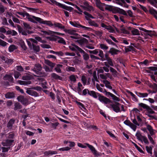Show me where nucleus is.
<instances>
[{"label":"nucleus","instance_id":"f257e3e1","mask_svg":"<svg viewBox=\"0 0 157 157\" xmlns=\"http://www.w3.org/2000/svg\"><path fill=\"white\" fill-rule=\"evenodd\" d=\"M105 10L109 11L111 12L114 14L119 13L125 16H127V14L124 10L120 8L115 7L112 5H109V6H108V7H105Z\"/></svg>","mask_w":157,"mask_h":157},{"label":"nucleus","instance_id":"f03ea898","mask_svg":"<svg viewBox=\"0 0 157 157\" xmlns=\"http://www.w3.org/2000/svg\"><path fill=\"white\" fill-rule=\"evenodd\" d=\"M69 48L72 51L79 52L81 53H83V58L85 60H88L89 58V55L82 50L81 48L74 44H72L71 45L69 46Z\"/></svg>","mask_w":157,"mask_h":157},{"label":"nucleus","instance_id":"7ed1b4c3","mask_svg":"<svg viewBox=\"0 0 157 157\" xmlns=\"http://www.w3.org/2000/svg\"><path fill=\"white\" fill-rule=\"evenodd\" d=\"M70 24L73 26L79 28H82L85 31H93L94 30L93 29L90 28L86 27V26H83L79 24L77 21H70Z\"/></svg>","mask_w":157,"mask_h":157},{"label":"nucleus","instance_id":"20e7f679","mask_svg":"<svg viewBox=\"0 0 157 157\" xmlns=\"http://www.w3.org/2000/svg\"><path fill=\"white\" fill-rule=\"evenodd\" d=\"M132 122L135 124L134 125L129 120H126L124 121V123L126 125L129 126L134 131H135L136 128V125L139 126L140 124L138 123L136 119L132 120Z\"/></svg>","mask_w":157,"mask_h":157},{"label":"nucleus","instance_id":"39448f33","mask_svg":"<svg viewBox=\"0 0 157 157\" xmlns=\"http://www.w3.org/2000/svg\"><path fill=\"white\" fill-rule=\"evenodd\" d=\"M33 17L36 21L40 23L45 24L50 27L53 26V24L52 23L51 21H44L43 19L40 18L35 16H33Z\"/></svg>","mask_w":157,"mask_h":157},{"label":"nucleus","instance_id":"423d86ee","mask_svg":"<svg viewBox=\"0 0 157 157\" xmlns=\"http://www.w3.org/2000/svg\"><path fill=\"white\" fill-rule=\"evenodd\" d=\"M121 105V104L117 102H115L114 104H110L109 106L107 105L106 106L109 108H112L114 112L118 113L120 112V107Z\"/></svg>","mask_w":157,"mask_h":157},{"label":"nucleus","instance_id":"0eeeda50","mask_svg":"<svg viewBox=\"0 0 157 157\" xmlns=\"http://www.w3.org/2000/svg\"><path fill=\"white\" fill-rule=\"evenodd\" d=\"M98 96L99 100L101 102L106 105V106L107 105L108 106V104L110 103H112V101L109 99L100 95V94H98Z\"/></svg>","mask_w":157,"mask_h":157},{"label":"nucleus","instance_id":"6e6552de","mask_svg":"<svg viewBox=\"0 0 157 157\" xmlns=\"http://www.w3.org/2000/svg\"><path fill=\"white\" fill-rule=\"evenodd\" d=\"M17 100L23 105H26L28 104V101L27 99L22 95L18 96L17 98Z\"/></svg>","mask_w":157,"mask_h":157},{"label":"nucleus","instance_id":"1a4fd4ad","mask_svg":"<svg viewBox=\"0 0 157 157\" xmlns=\"http://www.w3.org/2000/svg\"><path fill=\"white\" fill-rule=\"evenodd\" d=\"M32 89H33L31 88V87L27 88L26 91V93L32 96L35 97L39 96L37 92L34 91Z\"/></svg>","mask_w":157,"mask_h":157},{"label":"nucleus","instance_id":"9d476101","mask_svg":"<svg viewBox=\"0 0 157 157\" xmlns=\"http://www.w3.org/2000/svg\"><path fill=\"white\" fill-rule=\"evenodd\" d=\"M97 6L102 11H104V7H108L109 5L106 4L104 3H101L100 1L97 2L96 3Z\"/></svg>","mask_w":157,"mask_h":157},{"label":"nucleus","instance_id":"9b49d317","mask_svg":"<svg viewBox=\"0 0 157 157\" xmlns=\"http://www.w3.org/2000/svg\"><path fill=\"white\" fill-rule=\"evenodd\" d=\"M51 2L53 4H55L57 6L64 10H66L68 7V6L58 2L55 0H51Z\"/></svg>","mask_w":157,"mask_h":157},{"label":"nucleus","instance_id":"f8f14e48","mask_svg":"<svg viewBox=\"0 0 157 157\" xmlns=\"http://www.w3.org/2000/svg\"><path fill=\"white\" fill-rule=\"evenodd\" d=\"M15 120L13 118H12L10 120L7 124V127L9 129H11L13 127H14L13 126V125L15 123Z\"/></svg>","mask_w":157,"mask_h":157},{"label":"nucleus","instance_id":"ddd939ff","mask_svg":"<svg viewBox=\"0 0 157 157\" xmlns=\"http://www.w3.org/2000/svg\"><path fill=\"white\" fill-rule=\"evenodd\" d=\"M128 30L131 31L132 35H139L140 34L139 31L137 29H135L131 27H128Z\"/></svg>","mask_w":157,"mask_h":157},{"label":"nucleus","instance_id":"4468645a","mask_svg":"<svg viewBox=\"0 0 157 157\" xmlns=\"http://www.w3.org/2000/svg\"><path fill=\"white\" fill-rule=\"evenodd\" d=\"M33 71L35 73L34 75L37 77H42L44 75V73L41 71V69H32Z\"/></svg>","mask_w":157,"mask_h":157},{"label":"nucleus","instance_id":"2eb2a0df","mask_svg":"<svg viewBox=\"0 0 157 157\" xmlns=\"http://www.w3.org/2000/svg\"><path fill=\"white\" fill-rule=\"evenodd\" d=\"M140 29L147 33L145 34V36H149L151 37H152L153 35L151 33L152 31L151 30H147L143 28H140Z\"/></svg>","mask_w":157,"mask_h":157},{"label":"nucleus","instance_id":"dca6fc26","mask_svg":"<svg viewBox=\"0 0 157 157\" xmlns=\"http://www.w3.org/2000/svg\"><path fill=\"white\" fill-rule=\"evenodd\" d=\"M15 97V94L13 92H8L5 94V97L7 98H14Z\"/></svg>","mask_w":157,"mask_h":157},{"label":"nucleus","instance_id":"f3484780","mask_svg":"<svg viewBox=\"0 0 157 157\" xmlns=\"http://www.w3.org/2000/svg\"><path fill=\"white\" fill-rule=\"evenodd\" d=\"M120 52V51L117 49L114 48H110L109 51L108 52L111 54L112 55H117V53Z\"/></svg>","mask_w":157,"mask_h":157},{"label":"nucleus","instance_id":"a211bd4d","mask_svg":"<svg viewBox=\"0 0 157 157\" xmlns=\"http://www.w3.org/2000/svg\"><path fill=\"white\" fill-rule=\"evenodd\" d=\"M59 124V123L58 122H56L54 123H52L51 122H49L48 124L49 127L53 129H56V127Z\"/></svg>","mask_w":157,"mask_h":157},{"label":"nucleus","instance_id":"6ab92c4d","mask_svg":"<svg viewBox=\"0 0 157 157\" xmlns=\"http://www.w3.org/2000/svg\"><path fill=\"white\" fill-rule=\"evenodd\" d=\"M86 18L87 20H88L89 24L91 26H94L95 27H98V25L94 21H92L91 19L87 18L86 17Z\"/></svg>","mask_w":157,"mask_h":157},{"label":"nucleus","instance_id":"aec40b11","mask_svg":"<svg viewBox=\"0 0 157 157\" xmlns=\"http://www.w3.org/2000/svg\"><path fill=\"white\" fill-rule=\"evenodd\" d=\"M88 94L96 98L98 97V94H100L97 93L94 91H88Z\"/></svg>","mask_w":157,"mask_h":157},{"label":"nucleus","instance_id":"412c9836","mask_svg":"<svg viewBox=\"0 0 157 157\" xmlns=\"http://www.w3.org/2000/svg\"><path fill=\"white\" fill-rule=\"evenodd\" d=\"M107 62H105V65L107 67H109L110 66H113V61L109 57H108V59L106 60Z\"/></svg>","mask_w":157,"mask_h":157},{"label":"nucleus","instance_id":"4be33fe9","mask_svg":"<svg viewBox=\"0 0 157 157\" xmlns=\"http://www.w3.org/2000/svg\"><path fill=\"white\" fill-rule=\"evenodd\" d=\"M63 31L66 33H67L70 35H77V33H75L76 31L74 30L70 29H64Z\"/></svg>","mask_w":157,"mask_h":157},{"label":"nucleus","instance_id":"5701e85b","mask_svg":"<svg viewBox=\"0 0 157 157\" xmlns=\"http://www.w3.org/2000/svg\"><path fill=\"white\" fill-rule=\"evenodd\" d=\"M44 63L50 66L52 68L54 67L56 65L55 63H52L48 59H45L44 60Z\"/></svg>","mask_w":157,"mask_h":157},{"label":"nucleus","instance_id":"b1692460","mask_svg":"<svg viewBox=\"0 0 157 157\" xmlns=\"http://www.w3.org/2000/svg\"><path fill=\"white\" fill-rule=\"evenodd\" d=\"M5 80H8L12 83H13V78L10 75H6L4 77Z\"/></svg>","mask_w":157,"mask_h":157},{"label":"nucleus","instance_id":"393cba45","mask_svg":"<svg viewBox=\"0 0 157 157\" xmlns=\"http://www.w3.org/2000/svg\"><path fill=\"white\" fill-rule=\"evenodd\" d=\"M102 82L105 84L106 87L111 90L112 89V87L110 86V83L109 81L106 80H103Z\"/></svg>","mask_w":157,"mask_h":157},{"label":"nucleus","instance_id":"a878e982","mask_svg":"<svg viewBox=\"0 0 157 157\" xmlns=\"http://www.w3.org/2000/svg\"><path fill=\"white\" fill-rule=\"evenodd\" d=\"M55 37H56V38H58V39H59V40H58V43H61L64 45L66 44V42L63 38L58 36H56Z\"/></svg>","mask_w":157,"mask_h":157},{"label":"nucleus","instance_id":"bb28decb","mask_svg":"<svg viewBox=\"0 0 157 157\" xmlns=\"http://www.w3.org/2000/svg\"><path fill=\"white\" fill-rule=\"evenodd\" d=\"M18 83L20 85H24L30 84L31 83V82L29 81H23L21 80H18Z\"/></svg>","mask_w":157,"mask_h":157},{"label":"nucleus","instance_id":"cd10ccee","mask_svg":"<svg viewBox=\"0 0 157 157\" xmlns=\"http://www.w3.org/2000/svg\"><path fill=\"white\" fill-rule=\"evenodd\" d=\"M57 153V152L56 151H52L51 150L46 151L44 152V154L46 155H53L56 154Z\"/></svg>","mask_w":157,"mask_h":157},{"label":"nucleus","instance_id":"c85d7f7f","mask_svg":"<svg viewBox=\"0 0 157 157\" xmlns=\"http://www.w3.org/2000/svg\"><path fill=\"white\" fill-rule=\"evenodd\" d=\"M56 27H58L61 29H64L65 26L63 25L62 24L59 23L55 22L53 24V26Z\"/></svg>","mask_w":157,"mask_h":157},{"label":"nucleus","instance_id":"c756f323","mask_svg":"<svg viewBox=\"0 0 157 157\" xmlns=\"http://www.w3.org/2000/svg\"><path fill=\"white\" fill-rule=\"evenodd\" d=\"M85 144L90 149L94 154H96V151L93 146L87 143H86Z\"/></svg>","mask_w":157,"mask_h":157},{"label":"nucleus","instance_id":"7c9ffc66","mask_svg":"<svg viewBox=\"0 0 157 157\" xmlns=\"http://www.w3.org/2000/svg\"><path fill=\"white\" fill-rule=\"evenodd\" d=\"M51 77L53 78L56 80H62V78L61 77L54 73H52L51 74Z\"/></svg>","mask_w":157,"mask_h":157},{"label":"nucleus","instance_id":"2f4dec72","mask_svg":"<svg viewBox=\"0 0 157 157\" xmlns=\"http://www.w3.org/2000/svg\"><path fill=\"white\" fill-rule=\"evenodd\" d=\"M32 48L35 52H39L40 50V48L39 45H36L32 44Z\"/></svg>","mask_w":157,"mask_h":157},{"label":"nucleus","instance_id":"473e14b6","mask_svg":"<svg viewBox=\"0 0 157 157\" xmlns=\"http://www.w3.org/2000/svg\"><path fill=\"white\" fill-rule=\"evenodd\" d=\"M14 110H17L21 109L22 107V106L20 103L17 102L14 104Z\"/></svg>","mask_w":157,"mask_h":157},{"label":"nucleus","instance_id":"72a5a7b5","mask_svg":"<svg viewBox=\"0 0 157 157\" xmlns=\"http://www.w3.org/2000/svg\"><path fill=\"white\" fill-rule=\"evenodd\" d=\"M85 51L88 53L90 54H93L94 55H96L99 52V49H95L94 50H90L87 49H85Z\"/></svg>","mask_w":157,"mask_h":157},{"label":"nucleus","instance_id":"f704fd0d","mask_svg":"<svg viewBox=\"0 0 157 157\" xmlns=\"http://www.w3.org/2000/svg\"><path fill=\"white\" fill-rule=\"evenodd\" d=\"M137 95L140 97L144 98L147 97L148 94L147 93H136Z\"/></svg>","mask_w":157,"mask_h":157},{"label":"nucleus","instance_id":"c9c22d12","mask_svg":"<svg viewBox=\"0 0 157 157\" xmlns=\"http://www.w3.org/2000/svg\"><path fill=\"white\" fill-rule=\"evenodd\" d=\"M15 134L13 132H11L8 133L7 134V138L9 139H13Z\"/></svg>","mask_w":157,"mask_h":157},{"label":"nucleus","instance_id":"e433bc0d","mask_svg":"<svg viewBox=\"0 0 157 157\" xmlns=\"http://www.w3.org/2000/svg\"><path fill=\"white\" fill-rule=\"evenodd\" d=\"M16 49V46L14 45H11L8 48L9 51L10 52H11Z\"/></svg>","mask_w":157,"mask_h":157},{"label":"nucleus","instance_id":"4c0bfd02","mask_svg":"<svg viewBox=\"0 0 157 157\" xmlns=\"http://www.w3.org/2000/svg\"><path fill=\"white\" fill-rule=\"evenodd\" d=\"M147 129L149 131L150 134L151 135H152L154 134L153 130L152 127L149 125L147 124Z\"/></svg>","mask_w":157,"mask_h":157},{"label":"nucleus","instance_id":"58836bf2","mask_svg":"<svg viewBox=\"0 0 157 157\" xmlns=\"http://www.w3.org/2000/svg\"><path fill=\"white\" fill-rule=\"evenodd\" d=\"M81 7H82L84 9L86 10L89 11H91L93 9V7L92 6H90L89 5L87 7L84 6H81Z\"/></svg>","mask_w":157,"mask_h":157},{"label":"nucleus","instance_id":"ea45409f","mask_svg":"<svg viewBox=\"0 0 157 157\" xmlns=\"http://www.w3.org/2000/svg\"><path fill=\"white\" fill-rule=\"evenodd\" d=\"M106 29H107L109 33H115V32L114 29L111 25H109L108 26L107 28H106Z\"/></svg>","mask_w":157,"mask_h":157},{"label":"nucleus","instance_id":"a19ab883","mask_svg":"<svg viewBox=\"0 0 157 157\" xmlns=\"http://www.w3.org/2000/svg\"><path fill=\"white\" fill-rule=\"evenodd\" d=\"M149 13L153 16L157 14V11L155 10L153 8L150 9L149 10Z\"/></svg>","mask_w":157,"mask_h":157},{"label":"nucleus","instance_id":"79ce46f5","mask_svg":"<svg viewBox=\"0 0 157 157\" xmlns=\"http://www.w3.org/2000/svg\"><path fill=\"white\" fill-rule=\"evenodd\" d=\"M79 39V44H82L84 43H86L87 41V40L84 38H82Z\"/></svg>","mask_w":157,"mask_h":157},{"label":"nucleus","instance_id":"37998d69","mask_svg":"<svg viewBox=\"0 0 157 157\" xmlns=\"http://www.w3.org/2000/svg\"><path fill=\"white\" fill-rule=\"evenodd\" d=\"M136 136L137 137V139L139 140L142 141L141 140V138H142V136H142L139 131L137 132L136 134Z\"/></svg>","mask_w":157,"mask_h":157},{"label":"nucleus","instance_id":"c03bdc74","mask_svg":"<svg viewBox=\"0 0 157 157\" xmlns=\"http://www.w3.org/2000/svg\"><path fill=\"white\" fill-rule=\"evenodd\" d=\"M139 105L140 107H142L144 109H146L147 110L148 109H149V106L143 103H140L139 104Z\"/></svg>","mask_w":157,"mask_h":157},{"label":"nucleus","instance_id":"a18cd8bd","mask_svg":"<svg viewBox=\"0 0 157 157\" xmlns=\"http://www.w3.org/2000/svg\"><path fill=\"white\" fill-rule=\"evenodd\" d=\"M99 45L100 48L103 50H107L109 48L108 46L104 44H100Z\"/></svg>","mask_w":157,"mask_h":157},{"label":"nucleus","instance_id":"49530a36","mask_svg":"<svg viewBox=\"0 0 157 157\" xmlns=\"http://www.w3.org/2000/svg\"><path fill=\"white\" fill-rule=\"evenodd\" d=\"M23 25L25 28V29H31L32 28V27L30 26V25L24 22Z\"/></svg>","mask_w":157,"mask_h":157},{"label":"nucleus","instance_id":"de8ad7c7","mask_svg":"<svg viewBox=\"0 0 157 157\" xmlns=\"http://www.w3.org/2000/svg\"><path fill=\"white\" fill-rule=\"evenodd\" d=\"M96 87L97 89L100 92L103 93L105 92V89L101 88L98 84H97Z\"/></svg>","mask_w":157,"mask_h":157},{"label":"nucleus","instance_id":"09e8293b","mask_svg":"<svg viewBox=\"0 0 157 157\" xmlns=\"http://www.w3.org/2000/svg\"><path fill=\"white\" fill-rule=\"evenodd\" d=\"M40 46L44 48L48 49L51 48V46L50 45L48 44H42L40 45Z\"/></svg>","mask_w":157,"mask_h":157},{"label":"nucleus","instance_id":"8fccbe9b","mask_svg":"<svg viewBox=\"0 0 157 157\" xmlns=\"http://www.w3.org/2000/svg\"><path fill=\"white\" fill-rule=\"evenodd\" d=\"M33 16H34L31 15V17H28V19L29 20V21H30L31 22H32L33 23H37V22H36V21L35 19L33 17Z\"/></svg>","mask_w":157,"mask_h":157},{"label":"nucleus","instance_id":"3c124183","mask_svg":"<svg viewBox=\"0 0 157 157\" xmlns=\"http://www.w3.org/2000/svg\"><path fill=\"white\" fill-rule=\"evenodd\" d=\"M121 32L123 33L126 34H130V32L126 30L124 28L121 29Z\"/></svg>","mask_w":157,"mask_h":157},{"label":"nucleus","instance_id":"603ef678","mask_svg":"<svg viewBox=\"0 0 157 157\" xmlns=\"http://www.w3.org/2000/svg\"><path fill=\"white\" fill-rule=\"evenodd\" d=\"M20 46L21 48L23 49L24 50H26L27 48L23 41L21 43Z\"/></svg>","mask_w":157,"mask_h":157},{"label":"nucleus","instance_id":"864d4df0","mask_svg":"<svg viewBox=\"0 0 157 157\" xmlns=\"http://www.w3.org/2000/svg\"><path fill=\"white\" fill-rule=\"evenodd\" d=\"M8 44L6 42L0 39V45L2 47H5Z\"/></svg>","mask_w":157,"mask_h":157},{"label":"nucleus","instance_id":"5fc2aeb1","mask_svg":"<svg viewBox=\"0 0 157 157\" xmlns=\"http://www.w3.org/2000/svg\"><path fill=\"white\" fill-rule=\"evenodd\" d=\"M132 144L134 145V146L135 147L137 148V149L141 153H143L144 152L143 150L141 149V148L138 146L135 143L132 142Z\"/></svg>","mask_w":157,"mask_h":157},{"label":"nucleus","instance_id":"6e6d98bb","mask_svg":"<svg viewBox=\"0 0 157 157\" xmlns=\"http://www.w3.org/2000/svg\"><path fill=\"white\" fill-rule=\"evenodd\" d=\"M106 42L109 44H112L113 46H116L117 45L115 43L113 42L110 39H105Z\"/></svg>","mask_w":157,"mask_h":157},{"label":"nucleus","instance_id":"4d7b16f0","mask_svg":"<svg viewBox=\"0 0 157 157\" xmlns=\"http://www.w3.org/2000/svg\"><path fill=\"white\" fill-rule=\"evenodd\" d=\"M6 141L7 143L10 147L12 145V143L14 141V140L12 139L10 140V139L8 138L6 140Z\"/></svg>","mask_w":157,"mask_h":157},{"label":"nucleus","instance_id":"13d9d810","mask_svg":"<svg viewBox=\"0 0 157 157\" xmlns=\"http://www.w3.org/2000/svg\"><path fill=\"white\" fill-rule=\"evenodd\" d=\"M2 24L3 25H9V24L7 22V19L6 17H4L3 19L2 20Z\"/></svg>","mask_w":157,"mask_h":157},{"label":"nucleus","instance_id":"bf43d9fd","mask_svg":"<svg viewBox=\"0 0 157 157\" xmlns=\"http://www.w3.org/2000/svg\"><path fill=\"white\" fill-rule=\"evenodd\" d=\"M74 36H70V37L71 38L75 39H79L80 38V35L77 33V35H73Z\"/></svg>","mask_w":157,"mask_h":157},{"label":"nucleus","instance_id":"052dcab7","mask_svg":"<svg viewBox=\"0 0 157 157\" xmlns=\"http://www.w3.org/2000/svg\"><path fill=\"white\" fill-rule=\"evenodd\" d=\"M146 150L147 151V152L150 154H152V148L151 147H148L147 146L146 147Z\"/></svg>","mask_w":157,"mask_h":157},{"label":"nucleus","instance_id":"680f3d73","mask_svg":"<svg viewBox=\"0 0 157 157\" xmlns=\"http://www.w3.org/2000/svg\"><path fill=\"white\" fill-rule=\"evenodd\" d=\"M129 93H130L132 97V100L135 101H137V99L136 98V96L132 92L129 91Z\"/></svg>","mask_w":157,"mask_h":157},{"label":"nucleus","instance_id":"e2e57ef3","mask_svg":"<svg viewBox=\"0 0 157 157\" xmlns=\"http://www.w3.org/2000/svg\"><path fill=\"white\" fill-rule=\"evenodd\" d=\"M1 149L2 150V152H7L10 149V147H2L1 148Z\"/></svg>","mask_w":157,"mask_h":157},{"label":"nucleus","instance_id":"0e129e2a","mask_svg":"<svg viewBox=\"0 0 157 157\" xmlns=\"http://www.w3.org/2000/svg\"><path fill=\"white\" fill-rule=\"evenodd\" d=\"M81 80L83 85H85L86 82V79L85 76L84 75H82V77Z\"/></svg>","mask_w":157,"mask_h":157},{"label":"nucleus","instance_id":"69168bd1","mask_svg":"<svg viewBox=\"0 0 157 157\" xmlns=\"http://www.w3.org/2000/svg\"><path fill=\"white\" fill-rule=\"evenodd\" d=\"M142 140L144 141V143L145 144H149V142L148 141L146 137L144 136H142V138H141Z\"/></svg>","mask_w":157,"mask_h":157},{"label":"nucleus","instance_id":"338daca9","mask_svg":"<svg viewBox=\"0 0 157 157\" xmlns=\"http://www.w3.org/2000/svg\"><path fill=\"white\" fill-rule=\"evenodd\" d=\"M83 13L85 15L87 16L88 17L93 19L94 18V17L91 14L89 13L88 12L86 11H84L83 12Z\"/></svg>","mask_w":157,"mask_h":157},{"label":"nucleus","instance_id":"774afa93","mask_svg":"<svg viewBox=\"0 0 157 157\" xmlns=\"http://www.w3.org/2000/svg\"><path fill=\"white\" fill-rule=\"evenodd\" d=\"M69 78L70 80L71 81L74 82H75L76 81V79L75 78V76L73 75H71L70 77Z\"/></svg>","mask_w":157,"mask_h":157}]
</instances>
